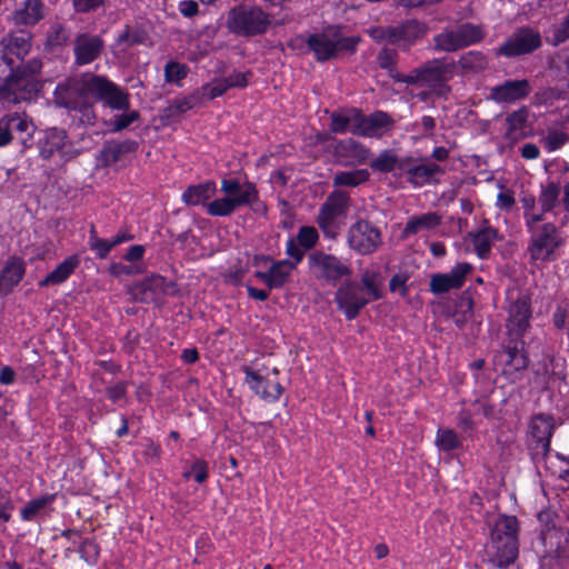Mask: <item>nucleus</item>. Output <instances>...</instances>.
<instances>
[{
	"instance_id": "obj_45",
	"label": "nucleus",
	"mask_w": 569,
	"mask_h": 569,
	"mask_svg": "<svg viewBox=\"0 0 569 569\" xmlns=\"http://www.w3.org/2000/svg\"><path fill=\"white\" fill-rule=\"evenodd\" d=\"M123 112L116 113L108 120H104L107 132H118L130 126L139 117L138 112L132 109H122Z\"/></svg>"
},
{
	"instance_id": "obj_14",
	"label": "nucleus",
	"mask_w": 569,
	"mask_h": 569,
	"mask_svg": "<svg viewBox=\"0 0 569 569\" xmlns=\"http://www.w3.org/2000/svg\"><path fill=\"white\" fill-rule=\"evenodd\" d=\"M40 156L43 159H50L54 154L63 161H68L78 154L73 143L68 140L67 133L62 129L50 128L39 140Z\"/></svg>"
},
{
	"instance_id": "obj_41",
	"label": "nucleus",
	"mask_w": 569,
	"mask_h": 569,
	"mask_svg": "<svg viewBox=\"0 0 569 569\" xmlns=\"http://www.w3.org/2000/svg\"><path fill=\"white\" fill-rule=\"evenodd\" d=\"M388 37L392 43H399L403 40L410 43L415 39L421 37L425 32L423 26L416 21H408L400 29L388 30Z\"/></svg>"
},
{
	"instance_id": "obj_26",
	"label": "nucleus",
	"mask_w": 569,
	"mask_h": 569,
	"mask_svg": "<svg viewBox=\"0 0 569 569\" xmlns=\"http://www.w3.org/2000/svg\"><path fill=\"white\" fill-rule=\"evenodd\" d=\"M7 122L12 137H17L22 144L27 146L28 141L32 138L36 126L26 112H13L1 118Z\"/></svg>"
},
{
	"instance_id": "obj_3",
	"label": "nucleus",
	"mask_w": 569,
	"mask_h": 569,
	"mask_svg": "<svg viewBox=\"0 0 569 569\" xmlns=\"http://www.w3.org/2000/svg\"><path fill=\"white\" fill-rule=\"evenodd\" d=\"M71 87L81 96L93 97L109 107H128V94L106 77L84 73L71 82Z\"/></svg>"
},
{
	"instance_id": "obj_43",
	"label": "nucleus",
	"mask_w": 569,
	"mask_h": 569,
	"mask_svg": "<svg viewBox=\"0 0 569 569\" xmlns=\"http://www.w3.org/2000/svg\"><path fill=\"white\" fill-rule=\"evenodd\" d=\"M403 159H399L393 151L386 150L381 152L372 162L371 168L380 172H395L401 176V166Z\"/></svg>"
},
{
	"instance_id": "obj_33",
	"label": "nucleus",
	"mask_w": 569,
	"mask_h": 569,
	"mask_svg": "<svg viewBox=\"0 0 569 569\" xmlns=\"http://www.w3.org/2000/svg\"><path fill=\"white\" fill-rule=\"evenodd\" d=\"M470 237L476 254L485 260L490 256L492 244L499 239V232L491 226H483Z\"/></svg>"
},
{
	"instance_id": "obj_30",
	"label": "nucleus",
	"mask_w": 569,
	"mask_h": 569,
	"mask_svg": "<svg viewBox=\"0 0 569 569\" xmlns=\"http://www.w3.org/2000/svg\"><path fill=\"white\" fill-rule=\"evenodd\" d=\"M80 264L78 254H71L38 282L39 287L59 286L66 282Z\"/></svg>"
},
{
	"instance_id": "obj_42",
	"label": "nucleus",
	"mask_w": 569,
	"mask_h": 569,
	"mask_svg": "<svg viewBox=\"0 0 569 569\" xmlns=\"http://www.w3.org/2000/svg\"><path fill=\"white\" fill-rule=\"evenodd\" d=\"M144 37L141 32L126 28L121 33H119L112 46L113 54L122 58L132 46L142 43Z\"/></svg>"
},
{
	"instance_id": "obj_46",
	"label": "nucleus",
	"mask_w": 569,
	"mask_h": 569,
	"mask_svg": "<svg viewBox=\"0 0 569 569\" xmlns=\"http://www.w3.org/2000/svg\"><path fill=\"white\" fill-rule=\"evenodd\" d=\"M560 187L555 182H549L539 196V204L542 211H551L559 203Z\"/></svg>"
},
{
	"instance_id": "obj_27",
	"label": "nucleus",
	"mask_w": 569,
	"mask_h": 569,
	"mask_svg": "<svg viewBox=\"0 0 569 569\" xmlns=\"http://www.w3.org/2000/svg\"><path fill=\"white\" fill-rule=\"evenodd\" d=\"M62 537L68 539L73 546H77V551L86 563L89 566L97 563L100 548L93 539L81 538L79 532L73 529L64 530L62 532Z\"/></svg>"
},
{
	"instance_id": "obj_57",
	"label": "nucleus",
	"mask_w": 569,
	"mask_h": 569,
	"mask_svg": "<svg viewBox=\"0 0 569 569\" xmlns=\"http://www.w3.org/2000/svg\"><path fill=\"white\" fill-rule=\"evenodd\" d=\"M187 67L178 62H169L164 69L166 80L168 82L178 83L187 74Z\"/></svg>"
},
{
	"instance_id": "obj_50",
	"label": "nucleus",
	"mask_w": 569,
	"mask_h": 569,
	"mask_svg": "<svg viewBox=\"0 0 569 569\" xmlns=\"http://www.w3.org/2000/svg\"><path fill=\"white\" fill-rule=\"evenodd\" d=\"M2 44L12 53L18 57H23L30 49V43L24 36H8L3 38Z\"/></svg>"
},
{
	"instance_id": "obj_51",
	"label": "nucleus",
	"mask_w": 569,
	"mask_h": 569,
	"mask_svg": "<svg viewBox=\"0 0 569 569\" xmlns=\"http://www.w3.org/2000/svg\"><path fill=\"white\" fill-rule=\"evenodd\" d=\"M356 122V113L353 116L343 114L339 111L331 113V130L337 133H353V123Z\"/></svg>"
},
{
	"instance_id": "obj_44",
	"label": "nucleus",
	"mask_w": 569,
	"mask_h": 569,
	"mask_svg": "<svg viewBox=\"0 0 569 569\" xmlns=\"http://www.w3.org/2000/svg\"><path fill=\"white\" fill-rule=\"evenodd\" d=\"M435 442L438 449L445 452L462 448V438L450 428H439Z\"/></svg>"
},
{
	"instance_id": "obj_55",
	"label": "nucleus",
	"mask_w": 569,
	"mask_h": 569,
	"mask_svg": "<svg viewBox=\"0 0 569 569\" xmlns=\"http://www.w3.org/2000/svg\"><path fill=\"white\" fill-rule=\"evenodd\" d=\"M89 248L99 259H106L113 247L109 239L92 237L88 240Z\"/></svg>"
},
{
	"instance_id": "obj_61",
	"label": "nucleus",
	"mask_w": 569,
	"mask_h": 569,
	"mask_svg": "<svg viewBox=\"0 0 569 569\" xmlns=\"http://www.w3.org/2000/svg\"><path fill=\"white\" fill-rule=\"evenodd\" d=\"M515 204V198L510 191H500L497 196L496 206L500 210L510 211Z\"/></svg>"
},
{
	"instance_id": "obj_47",
	"label": "nucleus",
	"mask_w": 569,
	"mask_h": 569,
	"mask_svg": "<svg viewBox=\"0 0 569 569\" xmlns=\"http://www.w3.org/2000/svg\"><path fill=\"white\" fill-rule=\"evenodd\" d=\"M369 301L378 300L381 296V290L378 281V274L375 271L366 270L361 274V283H359Z\"/></svg>"
},
{
	"instance_id": "obj_10",
	"label": "nucleus",
	"mask_w": 569,
	"mask_h": 569,
	"mask_svg": "<svg viewBox=\"0 0 569 569\" xmlns=\"http://www.w3.org/2000/svg\"><path fill=\"white\" fill-rule=\"evenodd\" d=\"M506 332L513 340L525 339L531 328L532 307L528 295L518 292L510 295L507 306Z\"/></svg>"
},
{
	"instance_id": "obj_12",
	"label": "nucleus",
	"mask_w": 569,
	"mask_h": 569,
	"mask_svg": "<svg viewBox=\"0 0 569 569\" xmlns=\"http://www.w3.org/2000/svg\"><path fill=\"white\" fill-rule=\"evenodd\" d=\"M485 33L481 28L466 23L445 30L435 38V41L437 48L445 51H455L479 42Z\"/></svg>"
},
{
	"instance_id": "obj_60",
	"label": "nucleus",
	"mask_w": 569,
	"mask_h": 569,
	"mask_svg": "<svg viewBox=\"0 0 569 569\" xmlns=\"http://www.w3.org/2000/svg\"><path fill=\"white\" fill-rule=\"evenodd\" d=\"M107 396L113 403H121L127 396V386L124 382H117L107 389Z\"/></svg>"
},
{
	"instance_id": "obj_9",
	"label": "nucleus",
	"mask_w": 569,
	"mask_h": 569,
	"mask_svg": "<svg viewBox=\"0 0 569 569\" xmlns=\"http://www.w3.org/2000/svg\"><path fill=\"white\" fill-rule=\"evenodd\" d=\"M358 41L359 39L356 37H343L337 27H329L321 33L309 36L307 43L317 60L326 61L336 57L340 51L355 50Z\"/></svg>"
},
{
	"instance_id": "obj_5",
	"label": "nucleus",
	"mask_w": 569,
	"mask_h": 569,
	"mask_svg": "<svg viewBox=\"0 0 569 569\" xmlns=\"http://www.w3.org/2000/svg\"><path fill=\"white\" fill-rule=\"evenodd\" d=\"M308 268L316 280L332 287L351 273L347 261L322 250H316L308 256Z\"/></svg>"
},
{
	"instance_id": "obj_32",
	"label": "nucleus",
	"mask_w": 569,
	"mask_h": 569,
	"mask_svg": "<svg viewBox=\"0 0 569 569\" xmlns=\"http://www.w3.org/2000/svg\"><path fill=\"white\" fill-rule=\"evenodd\" d=\"M249 191H244L239 197H224L217 198L207 203V212L212 217H228L237 208L248 206Z\"/></svg>"
},
{
	"instance_id": "obj_19",
	"label": "nucleus",
	"mask_w": 569,
	"mask_h": 569,
	"mask_svg": "<svg viewBox=\"0 0 569 569\" xmlns=\"http://www.w3.org/2000/svg\"><path fill=\"white\" fill-rule=\"evenodd\" d=\"M536 117L529 109H517L506 119V138L517 141L536 132Z\"/></svg>"
},
{
	"instance_id": "obj_6",
	"label": "nucleus",
	"mask_w": 569,
	"mask_h": 569,
	"mask_svg": "<svg viewBox=\"0 0 569 569\" xmlns=\"http://www.w3.org/2000/svg\"><path fill=\"white\" fill-rule=\"evenodd\" d=\"M350 197L346 191L335 190L319 209L317 223L328 238H335L345 223L349 211Z\"/></svg>"
},
{
	"instance_id": "obj_40",
	"label": "nucleus",
	"mask_w": 569,
	"mask_h": 569,
	"mask_svg": "<svg viewBox=\"0 0 569 569\" xmlns=\"http://www.w3.org/2000/svg\"><path fill=\"white\" fill-rule=\"evenodd\" d=\"M337 153L346 158V162H362L366 160L368 150L353 139H345L337 146Z\"/></svg>"
},
{
	"instance_id": "obj_37",
	"label": "nucleus",
	"mask_w": 569,
	"mask_h": 569,
	"mask_svg": "<svg viewBox=\"0 0 569 569\" xmlns=\"http://www.w3.org/2000/svg\"><path fill=\"white\" fill-rule=\"evenodd\" d=\"M170 287H173L171 281H168L162 276L153 274L141 283V289L143 291L142 300L144 302L157 301L167 295Z\"/></svg>"
},
{
	"instance_id": "obj_35",
	"label": "nucleus",
	"mask_w": 569,
	"mask_h": 569,
	"mask_svg": "<svg viewBox=\"0 0 569 569\" xmlns=\"http://www.w3.org/2000/svg\"><path fill=\"white\" fill-rule=\"evenodd\" d=\"M138 143L133 140L107 143L101 150L99 161L103 166H112L121 161L123 154L134 152Z\"/></svg>"
},
{
	"instance_id": "obj_15",
	"label": "nucleus",
	"mask_w": 569,
	"mask_h": 569,
	"mask_svg": "<svg viewBox=\"0 0 569 569\" xmlns=\"http://www.w3.org/2000/svg\"><path fill=\"white\" fill-rule=\"evenodd\" d=\"M541 46L538 31L522 28L513 32L498 49L497 54L507 58L530 53Z\"/></svg>"
},
{
	"instance_id": "obj_59",
	"label": "nucleus",
	"mask_w": 569,
	"mask_h": 569,
	"mask_svg": "<svg viewBox=\"0 0 569 569\" xmlns=\"http://www.w3.org/2000/svg\"><path fill=\"white\" fill-rule=\"evenodd\" d=\"M193 479L198 483H203L209 477V466L203 459H196L191 465Z\"/></svg>"
},
{
	"instance_id": "obj_17",
	"label": "nucleus",
	"mask_w": 569,
	"mask_h": 569,
	"mask_svg": "<svg viewBox=\"0 0 569 569\" xmlns=\"http://www.w3.org/2000/svg\"><path fill=\"white\" fill-rule=\"evenodd\" d=\"M472 270L473 267L471 263L459 262L450 272L435 273L430 279V291L433 295H442L452 289H460Z\"/></svg>"
},
{
	"instance_id": "obj_31",
	"label": "nucleus",
	"mask_w": 569,
	"mask_h": 569,
	"mask_svg": "<svg viewBox=\"0 0 569 569\" xmlns=\"http://www.w3.org/2000/svg\"><path fill=\"white\" fill-rule=\"evenodd\" d=\"M247 84V74L236 72L226 80H216L202 87L200 92L201 102H207L216 97L221 96L228 88L244 87Z\"/></svg>"
},
{
	"instance_id": "obj_49",
	"label": "nucleus",
	"mask_w": 569,
	"mask_h": 569,
	"mask_svg": "<svg viewBox=\"0 0 569 569\" xmlns=\"http://www.w3.org/2000/svg\"><path fill=\"white\" fill-rule=\"evenodd\" d=\"M368 178V172L365 170L358 171H341L338 172L333 178V186H348L357 187L365 182Z\"/></svg>"
},
{
	"instance_id": "obj_53",
	"label": "nucleus",
	"mask_w": 569,
	"mask_h": 569,
	"mask_svg": "<svg viewBox=\"0 0 569 569\" xmlns=\"http://www.w3.org/2000/svg\"><path fill=\"white\" fill-rule=\"evenodd\" d=\"M568 140L566 132L561 130H550L543 138L542 142L548 152L560 149Z\"/></svg>"
},
{
	"instance_id": "obj_24",
	"label": "nucleus",
	"mask_w": 569,
	"mask_h": 569,
	"mask_svg": "<svg viewBox=\"0 0 569 569\" xmlns=\"http://www.w3.org/2000/svg\"><path fill=\"white\" fill-rule=\"evenodd\" d=\"M400 166L401 176H406L407 180L416 187L430 182L433 176L439 172V166L429 162H418L410 158L402 160Z\"/></svg>"
},
{
	"instance_id": "obj_4",
	"label": "nucleus",
	"mask_w": 569,
	"mask_h": 569,
	"mask_svg": "<svg viewBox=\"0 0 569 569\" xmlns=\"http://www.w3.org/2000/svg\"><path fill=\"white\" fill-rule=\"evenodd\" d=\"M561 244L562 238L558 228L551 222L543 223L536 231L530 232L527 247L530 263L538 267L555 261Z\"/></svg>"
},
{
	"instance_id": "obj_25",
	"label": "nucleus",
	"mask_w": 569,
	"mask_h": 569,
	"mask_svg": "<svg viewBox=\"0 0 569 569\" xmlns=\"http://www.w3.org/2000/svg\"><path fill=\"white\" fill-rule=\"evenodd\" d=\"M530 86L527 80L507 81L490 90V99L496 103H515L527 97Z\"/></svg>"
},
{
	"instance_id": "obj_7",
	"label": "nucleus",
	"mask_w": 569,
	"mask_h": 569,
	"mask_svg": "<svg viewBox=\"0 0 569 569\" xmlns=\"http://www.w3.org/2000/svg\"><path fill=\"white\" fill-rule=\"evenodd\" d=\"M227 26L238 36L261 34L270 26V17L260 7L243 4L230 10Z\"/></svg>"
},
{
	"instance_id": "obj_39",
	"label": "nucleus",
	"mask_w": 569,
	"mask_h": 569,
	"mask_svg": "<svg viewBox=\"0 0 569 569\" xmlns=\"http://www.w3.org/2000/svg\"><path fill=\"white\" fill-rule=\"evenodd\" d=\"M221 191L228 197H239L244 191H249L248 206L258 199V190L251 182H240L238 179H222Z\"/></svg>"
},
{
	"instance_id": "obj_16",
	"label": "nucleus",
	"mask_w": 569,
	"mask_h": 569,
	"mask_svg": "<svg viewBox=\"0 0 569 569\" xmlns=\"http://www.w3.org/2000/svg\"><path fill=\"white\" fill-rule=\"evenodd\" d=\"M525 339L511 341L508 338L502 351L495 358V365L501 366V371L506 375L523 371L528 366V357L525 352Z\"/></svg>"
},
{
	"instance_id": "obj_18",
	"label": "nucleus",
	"mask_w": 569,
	"mask_h": 569,
	"mask_svg": "<svg viewBox=\"0 0 569 569\" xmlns=\"http://www.w3.org/2000/svg\"><path fill=\"white\" fill-rule=\"evenodd\" d=\"M392 124L393 120L383 111L377 110L368 117L356 112V122L352 130L353 134L380 138L392 128Z\"/></svg>"
},
{
	"instance_id": "obj_54",
	"label": "nucleus",
	"mask_w": 569,
	"mask_h": 569,
	"mask_svg": "<svg viewBox=\"0 0 569 569\" xmlns=\"http://www.w3.org/2000/svg\"><path fill=\"white\" fill-rule=\"evenodd\" d=\"M569 97L568 91L558 88H547L537 93L538 102L541 104H552Z\"/></svg>"
},
{
	"instance_id": "obj_28",
	"label": "nucleus",
	"mask_w": 569,
	"mask_h": 569,
	"mask_svg": "<svg viewBox=\"0 0 569 569\" xmlns=\"http://www.w3.org/2000/svg\"><path fill=\"white\" fill-rule=\"evenodd\" d=\"M26 266L21 259H10L0 272V297L9 295L22 280Z\"/></svg>"
},
{
	"instance_id": "obj_29",
	"label": "nucleus",
	"mask_w": 569,
	"mask_h": 569,
	"mask_svg": "<svg viewBox=\"0 0 569 569\" xmlns=\"http://www.w3.org/2000/svg\"><path fill=\"white\" fill-rule=\"evenodd\" d=\"M44 16V4L41 0H26L12 13L17 26H33Z\"/></svg>"
},
{
	"instance_id": "obj_56",
	"label": "nucleus",
	"mask_w": 569,
	"mask_h": 569,
	"mask_svg": "<svg viewBox=\"0 0 569 569\" xmlns=\"http://www.w3.org/2000/svg\"><path fill=\"white\" fill-rule=\"evenodd\" d=\"M460 64L466 69H482L486 67L487 61L482 53L470 51L461 57Z\"/></svg>"
},
{
	"instance_id": "obj_34",
	"label": "nucleus",
	"mask_w": 569,
	"mask_h": 569,
	"mask_svg": "<svg viewBox=\"0 0 569 569\" xmlns=\"http://www.w3.org/2000/svg\"><path fill=\"white\" fill-rule=\"evenodd\" d=\"M217 186L213 181H204L199 184L188 187L181 196L187 206H206L216 194Z\"/></svg>"
},
{
	"instance_id": "obj_52",
	"label": "nucleus",
	"mask_w": 569,
	"mask_h": 569,
	"mask_svg": "<svg viewBox=\"0 0 569 569\" xmlns=\"http://www.w3.org/2000/svg\"><path fill=\"white\" fill-rule=\"evenodd\" d=\"M552 325L556 329L566 331L569 335V306L560 302L552 312Z\"/></svg>"
},
{
	"instance_id": "obj_36",
	"label": "nucleus",
	"mask_w": 569,
	"mask_h": 569,
	"mask_svg": "<svg viewBox=\"0 0 569 569\" xmlns=\"http://www.w3.org/2000/svg\"><path fill=\"white\" fill-rule=\"evenodd\" d=\"M441 223V217L436 212H426L408 219L403 228V236L410 237L421 231H430Z\"/></svg>"
},
{
	"instance_id": "obj_62",
	"label": "nucleus",
	"mask_w": 569,
	"mask_h": 569,
	"mask_svg": "<svg viewBox=\"0 0 569 569\" xmlns=\"http://www.w3.org/2000/svg\"><path fill=\"white\" fill-rule=\"evenodd\" d=\"M104 0H73V7L78 12H89L98 9Z\"/></svg>"
},
{
	"instance_id": "obj_21",
	"label": "nucleus",
	"mask_w": 569,
	"mask_h": 569,
	"mask_svg": "<svg viewBox=\"0 0 569 569\" xmlns=\"http://www.w3.org/2000/svg\"><path fill=\"white\" fill-rule=\"evenodd\" d=\"M319 241V232L315 227L302 226L299 228L296 238H288L286 241V253L300 263L307 250L312 249Z\"/></svg>"
},
{
	"instance_id": "obj_11",
	"label": "nucleus",
	"mask_w": 569,
	"mask_h": 569,
	"mask_svg": "<svg viewBox=\"0 0 569 569\" xmlns=\"http://www.w3.org/2000/svg\"><path fill=\"white\" fill-rule=\"evenodd\" d=\"M348 246L359 254L375 252L381 243L380 230L367 220H358L348 230Z\"/></svg>"
},
{
	"instance_id": "obj_63",
	"label": "nucleus",
	"mask_w": 569,
	"mask_h": 569,
	"mask_svg": "<svg viewBox=\"0 0 569 569\" xmlns=\"http://www.w3.org/2000/svg\"><path fill=\"white\" fill-rule=\"evenodd\" d=\"M395 51L389 48H383L378 54V62L381 68L391 70L395 62Z\"/></svg>"
},
{
	"instance_id": "obj_8",
	"label": "nucleus",
	"mask_w": 569,
	"mask_h": 569,
	"mask_svg": "<svg viewBox=\"0 0 569 569\" xmlns=\"http://www.w3.org/2000/svg\"><path fill=\"white\" fill-rule=\"evenodd\" d=\"M246 383L257 396L267 402H276L282 393V387L278 381L279 370L267 365L243 367Z\"/></svg>"
},
{
	"instance_id": "obj_48",
	"label": "nucleus",
	"mask_w": 569,
	"mask_h": 569,
	"mask_svg": "<svg viewBox=\"0 0 569 569\" xmlns=\"http://www.w3.org/2000/svg\"><path fill=\"white\" fill-rule=\"evenodd\" d=\"M53 501V496L46 495L36 499L30 500L22 509H21V519L23 521H31L34 517L43 510L49 503Z\"/></svg>"
},
{
	"instance_id": "obj_58",
	"label": "nucleus",
	"mask_w": 569,
	"mask_h": 569,
	"mask_svg": "<svg viewBox=\"0 0 569 569\" xmlns=\"http://www.w3.org/2000/svg\"><path fill=\"white\" fill-rule=\"evenodd\" d=\"M547 211H542V208L537 206L535 209L528 212H523V218L526 222V227L529 232L536 231L540 226H538L539 222L543 220V214Z\"/></svg>"
},
{
	"instance_id": "obj_20",
	"label": "nucleus",
	"mask_w": 569,
	"mask_h": 569,
	"mask_svg": "<svg viewBox=\"0 0 569 569\" xmlns=\"http://www.w3.org/2000/svg\"><path fill=\"white\" fill-rule=\"evenodd\" d=\"M297 266L298 263H296V260L290 261L288 259H282L272 261L268 270H258L254 272V276L269 289H280L288 282Z\"/></svg>"
},
{
	"instance_id": "obj_22",
	"label": "nucleus",
	"mask_w": 569,
	"mask_h": 569,
	"mask_svg": "<svg viewBox=\"0 0 569 569\" xmlns=\"http://www.w3.org/2000/svg\"><path fill=\"white\" fill-rule=\"evenodd\" d=\"M103 41L99 36L80 33L74 39V62L79 66L89 64L101 53Z\"/></svg>"
},
{
	"instance_id": "obj_2",
	"label": "nucleus",
	"mask_w": 569,
	"mask_h": 569,
	"mask_svg": "<svg viewBox=\"0 0 569 569\" xmlns=\"http://www.w3.org/2000/svg\"><path fill=\"white\" fill-rule=\"evenodd\" d=\"M398 81L405 82L410 94L417 102L437 103L436 98L447 92V72L438 63L428 64L422 69L413 70L406 77L393 76Z\"/></svg>"
},
{
	"instance_id": "obj_13",
	"label": "nucleus",
	"mask_w": 569,
	"mask_h": 569,
	"mask_svg": "<svg viewBox=\"0 0 569 569\" xmlns=\"http://www.w3.org/2000/svg\"><path fill=\"white\" fill-rule=\"evenodd\" d=\"M335 301L348 320L356 319L370 301L356 281H346L337 290Z\"/></svg>"
},
{
	"instance_id": "obj_38",
	"label": "nucleus",
	"mask_w": 569,
	"mask_h": 569,
	"mask_svg": "<svg viewBox=\"0 0 569 569\" xmlns=\"http://www.w3.org/2000/svg\"><path fill=\"white\" fill-rule=\"evenodd\" d=\"M541 540L549 553H560L568 543L569 533L561 528H548L541 533Z\"/></svg>"
},
{
	"instance_id": "obj_23",
	"label": "nucleus",
	"mask_w": 569,
	"mask_h": 569,
	"mask_svg": "<svg viewBox=\"0 0 569 569\" xmlns=\"http://www.w3.org/2000/svg\"><path fill=\"white\" fill-rule=\"evenodd\" d=\"M553 430L555 419L551 415L537 413L530 420L529 433L543 455H547L550 450Z\"/></svg>"
},
{
	"instance_id": "obj_1",
	"label": "nucleus",
	"mask_w": 569,
	"mask_h": 569,
	"mask_svg": "<svg viewBox=\"0 0 569 569\" xmlns=\"http://www.w3.org/2000/svg\"><path fill=\"white\" fill-rule=\"evenodd\" d=\"M518 520L513 516H499L491 530L488 553L490 562L499 569H517Z\"/></svg>"
},
{
	"instance_id": "obj_64",
	"label": "nucleus",
	"mask_w": 569,
	"mask_h": 569,
	"mask_svg": "<svg viewBox=\"0 0 569 569\" xmlns=\"http://www.w3.org/2000/svg\"><path fill=\"white\" fill-rule=\"evenodd\" d=\"M548 117L550 121L555 122L561 119L560 126L569 129V109H552Z\"/></svg>"
}]
</instances>
